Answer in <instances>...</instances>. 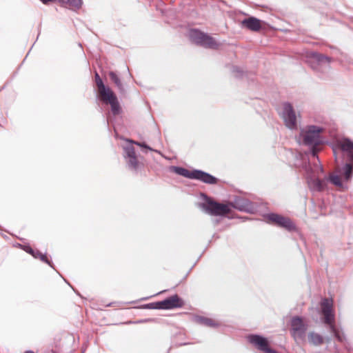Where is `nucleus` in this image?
Instances as JSON below:
<instances>
[{"label": "nucleus", "mask_w": 353, "mask_h": 353, "mask_svg": "<svg viewBox=\"0 0 353 353\" xmlns=\"http://www.w3.org/2000/svg\"><path fill=\"white\" fill-rule=\"evenodd\" d=\"M183 337H184V334L181 331L178 332L174 336V337H173V339L172 340L171 347H179V346H181V345H185L188 344L189 343L183 342V341H178V339H182Z\"/></svg>", "instance_id": "obj_24"}, {"label": "nucleus", "mask_w": 353, "mask_h": 353, "mask_svg": "<svg viewBox=\"0 0 353 353\" xmlns=\"http://www.w3.org/2000/svg\"><path fill=\"white\" fill-rule=\"evenodd\" d=\"M152 321H153L152 319H144L137 320L136 321H128L122 323V324L130 325V324L143 323H148V322H152Z\"/></svg>", "instance_id": "obj_32"}, {"label": "nucleus", "mask_w": 353, "mask_h": 353, "mask_svg": "<svg viewBox=\"0 0 353 353\" xmlns=\"http://www.w3.org/2000/svg\"><path fill=\"white\" fill-rule=\"evenodd\" d=\"M94 81L99 89L107 86L106 85L104 84L102 79L101 78L100 75L99 74V73L97 72H95V73H94Z\"/></svg>", "instance_id": "obj_31"}, {"label": "nucleus", "mask_w": 353, "mask_h": 353, "mask_svg": "<svg viewBox=\"0 0 353 353\" xmlns=\"http://www.w3.org/2000/svg\"><path fill=\"white\" fill-rule=\"evenodd\" d=\"M248 341L265 353H277L268 347L267 339L257 334H251L248 337Z\"/></svg>", "instance_id": "obj_9"}, {"label": "nucleus", "mask_w": 353, "mask_h": 353, "mask_svg": "<svg viewBox=\"0 0 353 353\" xmlns=\"http://www.w3.org/2000/svg\"><path fill=\"white\" fill-rule=\"evenodd\" d=\"M36 259H39L42 262L48 264L52 269L55 270L54 263H53L52 259L50 258H48L47 253L43 254L39 251L38 254L37 255Z\"/></svg>", "instance_id": "obj_28"}, {"label": "nucleus", "mask_w": 353, "mask_h": 353, "mask_svg": "<svg viewBox=\"0 0 353 353\" xmlns=\"http://www.w3.org/2000/svg\"><path fill=\"white\" fill-rule=\"evenodd\" d=\"M148 298H143L141 300H146Z\"/></svg>", "instance_id": "obj_42"}, {"label": "nucleus", "mask_w": 353, "mask_h": 353, "mask_svg": "<svg viewBox=\"0 0 353 353\" xmlns=\"http://www.w3.org/2000/svg\"><path fill=\"white\" fill-rule=\"evenodd\" d=\"M308 341L314 345H320L323 343V338L320 334L312 332L308 334Z\"/></svg>", "instance_id": "obj_23"}, {"label": "nucleus", "mask_w": 353, "mask_h": 353, "mask_svg": "<svg viewBox=\"0 0 353 353\" xmlns=\"http://www.w3.org/2000/svg\"><path fill=\"white\" fill-rule=\"evenodd\" d=\"M203 208L207 212L212 215H219L223 216L228 214L230 210V205L223 204L217 202L210 201L206 205H203Z\"/></svg>", "instance_id": "obj_7"}, {"label": "nucleus", "mask_w": 353, "mask_h": 353, "mask_svg": "<svg viewBox=\"0 0 353 353\" xmlns=\"http://www.w3.org/2000/svg\"><path fill=\"white\" fill-rule=\"evenodd\" d=\"M318 169H319V170L321 172H323V168L321 166H319V168H317Z\"/></svg>", "instance_id": "obj_36"}, {"label": "nucleus", "mask_w": 353, "mask_h": 353, "mask_svg": "<svg viewBox=\"0 0 353 353\" xmlns=\"http://www.w3.org/2000/svg\"><path fill=\"white\" fill-rule=\"evenodd\" d=\"M165 303V301L163 299L162 301L143 304L141 306V308L147 310H166Z\"/></svg>", "instance_id": "obj_20"}, {"label": "nucleus", "mask_w": 353, "mask_h": 353, "mask_svg": "<svg viewBox=\"0 0 353 353\" xmlns=\"http://www.w3.org/2000/svg\"><path fill=\"white\" fill-rule=\"evenodd\" d=\"M311 66L314 70H321L329 67L330 59L316 52L310 53Z\"/></svg>", "instance_id": "obj_8"}, {"label": "nucleus", "mask_w": 353, "mask_h": 353, "mask_svg": "<svg viewBox=\"0 0 353 353\" xmlns=\"http://www.w3.org/2000/svg\"><path fill=\"white\" fill-rule=\"evenodd\" d=\"M195 205L199 207V202H195Z\"/></svg>", "instance_id": "obj_37"}, {"label": "nucleus", "mask_w": 353, "mask_h": 353, "mask_svg": "<svg viewBox=\"0 0 353 353\" xmlns=\"http://www.w3.org/2000/svg\"><path fill=\"white\" fill-rule=\"evenodd\" d=\"M112 305V303H109V304L108 305V306H111Z\"/></svg>", "instance_id": "obj_40"}, {"label": "nucleus", "mask_w": 353, "mask_h": 353, "mask_svg": "<svg viewBox=\"0 0 353 353\" xmlns=\"http://www.w3.org/2000/svg\"><path fill=\"white\" fill-rule=\"evenodd\" d=\"M323 130V128L316 125H307L301 130L299 139L303 144L312 147V154L314 157L317 153L315 146L322 142L321 133Z\"/></svg>", "instance_id": "obj_3"}, {"label": "nucleus", "mask_w": 353, "mask_h": 353, "mask_svg": "<svg viewBox=\"0 0 353 353\" xmlns=\"http://www.w3.org/2000/svg\"><path fill=\"white\" fill-rule=\"evenodd\" d=\"M194 318L195 321L199 322V315H197V314L194 315Z\"/></svg>", "instance_id": "obj_34"}, {"label": "nucleus", "mask_w": 353, "mask_h": 353, "mask_svg": "<svg viewBox=\"0 0 353 353\" xmlns=\"http://www.w3.org/2000/svg\"><path fill=\"white\" fill-rule=\"evenodd\" d=\"M74 291L77 293V294L80 295V294H79V292H77V291H76V290H74Z\"/></svg>", "instance_id": "obj_38"}, {"label": "nucleus", "mask_w": 353, "mask_h": 353, "mask_svg": "<svg viewBox=\"0 0 353 353\" xmlns=\"http://www.w3.org/2000/svg\"><path fill=\"white\" fill-rule=\"evenodd\" d=\"M218 179L212 175L200 170V181L208 184H215Z\"/></svg>", "instance_id": "obj_22"}, {"label": "nucleus", "mask_w": 353, "mask_h": 353, "mask_svg": "<svg viewBox=\"0 0 353 353\" xmlns=\"http://www.w3.org/2000/svg\"><path fill=\"white\" fill-rule=\"evenodd\" d=\"M307 325L303 323L301 318L295 316L291 321V334L295 341H301L304 339Z\"/></svg>", "instance_id": "obj_6"}, {"label": "nucleus", "mask_w": 353, "mask_h": 353, "mask_svg": "<svg viewBox=\"0 0 353 353\" xmlns=\"http://www.w3.org/2000/svg\"><path fill=\"white\" fill-rule=\"evenodd\" d=\"M325 180L327 181H330L333 185H336L339 188H343V183L341 181L340 177L338 175L336 174H331L329 177L325 178Z\"/></svg>", "instance_id": "obj_29"}, {"label": "nucleus", "mask_w": 353, "mask_h": 353, "mask_svg": "<svg viewBox=\"0 0 353 353\" xmlns=\"http://www.w3.org/2000/svg\"><path fill=\"white\" fill-rule=\"evenodd\" d=\"M321 305L325 323L328 325L331 332L339 342L345 343L346 341L345 334L334 325L332 299H324L322 300Z\"/></svg>", "instance_id": "obj_2"}, {"label": "nucleus", "mask_w": 353, "mask_h": 353, "mask_svg": "<svg viewBox=\"0 0 353 353\" xmlns=\"http://www.w3.org/2000/svg\"><path fill=\"white\" fill-rule=\"evenodd\" d=\"M110 80L116 85L120 92H124V88L121 83L120 77L118 76L117 72L114 71H110L108 73Z\"/></svg>", "instance_id": "obj_21"}, {"label": "nucleus", "mask_w": 353, "mask_h": 353, "mask_svg": "<svg viewBox=\"0 0 353 353\" xmlns=\"http://www.w3.org/2000/svg\"><path fill=\"white\" fill-rule=\"evenodd\" d=\"M97 101L102 103L103 104L110 105V112L107 115V125H109L110 122H112L111 115L116 117L122 112V108L118 100L116 94L112 90L109 86L103 87L99 89V93L96 96Z\"/></svg>", "instance_id": "obj_1"}, {"label": "nucleus", "mask_w": 353, "mask_h": 353, "mask_svg": "<svg viewBox=\"0 0 353 353\" xmlns=\"http://www.w3.org/2000/svg\"><path fill=\"white\" fill-rule=\"evenodd\" d=\"M200 324H202L205 326L210 327H215L219 325V323L210 318L203 317L200 316Z\"/></svg>", "instance_id": "obj_26"}, {"label": "nucleus", "mask_w": 353, "mask_h": 353, "mask_svg": "<svg viewBox=\"0 0 353 353\" xmlns=\"http://www.w3.org/2000/svg\"><path fill=\"white\" fill-rule=\"evenodd\" d=\"M200 46L206 48L216 49L219 44L212 37L200 32Z\"/></svg>", "instance_id": "obj_18"}, {"label": "nucleus", "mask_w": 353, "mask_h": 353, "mask_svg": "<svg viewBox=\"0 0 353 353\" xmlns=\"http://www.w3.org/2000/svg\"><path fill=\"white\" fill-rule=\"evenodd\" d=\"M235 71L239 72V70H238V68H235Z\"/></svg>", "instance_id": "obj_41"}, {"label": "nucleus", "mask_w": 353, "mask_h": 353, "mask_svg": "<svg viewBox=\"0 0 353 353\" xmlns=\"http://www.w3.org/2000/svg\"><path fill=\"white\" fill-rule=\"evenodd\" d=\"M170 170L177 175L182 176L190 179L199 180V169L189 170L181 166H171Z\"/></svg>", "instance_id": "obj_12"}, {"label": "nucleus", "mask_w": 353, "mask_h": 353, "mask_svg": "<svg viewBox=\"0 0 353 353\" xmlns=\"http://www.w3.org/2000/svg\"><path fill=\"white\" fill-rule=\"evenodd\" d=\"M128 142H129L128 144H131L133 145V144H135L138 146H139L143 152H147L148 151H154L150 145H148L145 142H139V141H134L130 139H126ZM157 152V150H155Z\"/></svg>", "instance_id": "obj_27"}, {"label": "nucleus", "mask_w": 353, "mask_h": 353, "mask_svg": "<svg viewBox=\"0 0 353 353\" xmlns=\"http://www.w3.org/2000/svg\"><path fill=\"white\" fill-rule=\"evenodd\" d=\"M241 25L243 27L254 32L259 31L261 28V21L254 17L243 19L241 21Z\"/></svg>", "instance_id": "obj_16"}, {"label": "nucleus", "mask_w": 353, "mask_h": 353, "mask_svg": "<svg viewBox=\"0 0 353 353\" xmlns=\"http://www.w3.org/2000/svg\"><path fill=\"white\" fill-rule=\"evenodd\" d=\"M230 208H234L240 211L250 212L253 210L252 203L247 199L237 196L234 201L230 203Z\"/></svg>", "instance_id": "obj_13"}, {"label": "nucleus", "mask_w": 353, "mask_h": 353, "mask_svg": "<svg viewBox=\"0 0 353 353\" xmlns=\"http://www.w3.org/2000/svg\"><path fill=\"white\" fill-rule=\"evenodd\" d=\"M337 147L343 152L347 153L350 161H353V142L350 139L341 140L337 143Z\"/></svg>", "instance_id": "obj_17"}, {"label": "nucleus", "mask_w": 353, "mask_h": 353, "mask_svg": "<svg viewBox=\"0 0 353 353\" xmlns=\"http://www.w3.org/2000/svg\"><path fill=\"white\" fill-rule=\"evenodd\" d=\"M21 247L25 252L32 255L34 259L37 258V255L39 252L38 250L33 249L29 244L24 245Z\"/></svg>", "instance_id": "obj_30"}, {"label": "nucleus", "mask_w": 353, "mask_h": 353, "mask_svg": "<svg viewBox=\"0 0 353 353\" xmlns=\"http://www.w3.org/2000/svg\"><path fill=\"white\" fill-rule=\"evenodd\" d=\"M123 155L125 161L126 166L130 170L137 173L143 167V164L141 161L142 157L136 152L135 148L131 144H127L123 146Z\"/></svg>", "instance_id": "obj_4"}, {"label": "nucleus", "mask_w": 353, "mask_h": 353, "mask_svg": "<svg viewBox=\"0 0 353 353\" xmlns=\"http://www.w3.org/2000/svg\"><path fill=\"white\" fill-rule=\"evenodd\" d=\"M43 4L48 5L49 3L54 2L55 0H39ZM59 2L61 4H68L70 9L73 11L79 10L82 8L83 0H59Z\"/></svg>", "instance_id": "obj_15"}, {"label": "nucleus", "mask_w": 353, "mask_h": 353, "mask_svg": "<svg viewBox=\"0 0 353 353\" xmlns=\"http://www.w3.org/2000/svg\"><path fill=\"white\" fill-rule=\"evenodd\" d=\"M200 198L205 199L206 198V195L205 194H203V193L200 192Z\"/></svg>", "instance_id": "obj_33"}, {"label": "nucleus", "mask_w": 353, "mask_h": 353, "mask_svg": "<svg viewBox=\"0 0 353 353\" xmlns=\"http://www.w3.org/2000/svg\"><path fill=\"white\" fill-rule=\"evenodd\" d=\"M353 173V165L350 163H345L342 168V174L345 181H349L352 178Z\"/></svg>", "instance_id": "obj_25"}, {"label": "nucleus", "mask_w": 353, "mask_h": 353, "mask_svg": "<svg viewBox=\"0 0 353 353\" xmlns=\"http://www.w3.org/2000/svg\"><path fill=\"white\" fill-rule=\"evenodd\" d=\"M267 219L269 221L274 223L279 226L284 228L289 231L295 230V225L288 217H285L275 213H270L267 215Z\"/></svg>", "instance_id": "obj_10"}, {"label": "nucleus", "mask_w": 353, "mask_h": 353, "mask_svg": "<svg viewBox=\"0 0 353 353\" xmlns=\"http://www.w3.org/2000/svg\"><path fill=\"white\" fill-rule=\"evenodd\" d=\"M185 37L188 41L196 46H199V28H193L190 24L186 28V32L185 33Z\"/></svg>", "instance_id": "obj_19"}, {"label": "nucleus", "mask_w": 353, "mask_h": 353, "mask_svg": "<svg viewBox=\"0 0 353 353\" xmlns=\"http://www.w3.org/2000/svg\"><path fill=\"white\" fill-rule=\"evenodd\" d=\"M2 236H3L4 238H7V236H6V235L2 234Z\"/></svg>", "instance_id": "obj_39"}, {"label": "nucleus", "mask_w": 353, "mask_h": 353, "mask_svg": "<svg viewBox=\"0 0 353 353\" xmlns=\"http://www.w3.org/2000/svg\"><path fill=\"white\" fill-rule=\"evenodd\" d=\"M278 111L288 128L294 130L297 128L296 113L290 103L285 102L282 103Z\"/></svg>", "instance_id": "obj_5"}, {"label": "nucleus", "mask_w": 353, "mask_h": 353, "mask_svg": "<svg viewBox=\"0 0 353 353\" xmlns=\"http://www.w3.org/2000/svg\"><path fill=\"white\" fill-rule=\"evenodd\" d=\"M166 310L181 308L185 305V301L177 294L171 295L164 299Z\"/></svg>", "instance_id": "obj_14"}, {"label": "nucleus", "mask_w": 353, "mask_h": 353, "mask_svg": "<svg viewBox=\"0 0 353 353\" xmlns=\"http://www.w3.org/2000/svg\"><path fill=\"white\" fill-rule=\"evenodd\" d=\"M306 172L307 173V184L310 190L312 192H321L326 189L327 181L325 178L321 180L318 178L312 179L310 176V171L308 168H306Z\"/></svg>", "instance_id": "obj_11"}, {"label": "nucleus", "mask_w": 353, "mask_h": 353, "mask_svg": "<svg viewBox=\"0 0 353 353\" xmlns=\"http://www.w3.org/2000/svg\"><path fill=\"white\" fill-rule=\"evenodd\" d=\"M24 353H34L32 350H26Z\"/></svg>", "instance_id": "obj_35"}]
</instances>
